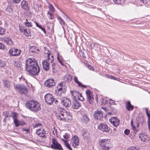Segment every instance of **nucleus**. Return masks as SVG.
I'll list each match as a JSON object with an SVG mask.
<instances>
[{
    "mask_svg": "<svg viewBox=\"0 0 150 150\" xmlns=\"http://www.w3.org/2000/svg\"><path fill=\"white\" fill-rule=\"evenodd\" d=\"M24 30L23 32L24 34L26 36L28 37L31 36V31L30 30L28 29H25Z\"/></svg>",
    "mask_w": 150,
    "mask_h": 150,
    "instance_id": "30",
    "label": "nucleus"
},
{
    "mask_svg": "<svg viewBox=\"0 0 150 150\" xmlns=\"http://www.w3.org/2000/svg\"><path fill=\"white\" fill-rule=\"evenodd\" d=\"M65 145L70 150H72L71 147L68 143H66V144Z\"/></svg>",
    "mask_w": 150,
    "mask_h": 150,
    "instance_id": "53",
    "label": "nucleus"
},
{
    "mask_svg": "<svg viewBox=\"0 0 150 150\" xmlns=\"http://www.w3.org/2000/svg\"><path fill=\"white\" fill-rule=\"evenodd\" d=\"M54 60L52 61V62H50L52 64V69L54 71V70L55 69V64L53 62Z\"/></svg>",
    "mask_w": 150,
    "mask_h": 150,
    "instance_id": "46",
    "label": "nucleus"
},
{
    "mask_svg": "<svg viewBox=\"0 0 150 150\" xmlns=\"http://www.w3.org/2000/svg\"><path fill=\"white\" fill-rule=\"evenodd\" d=\"M25 25L27 27H32L33 25L31 22L28 21V20H26V21L25 22Z\"/></svg>",
    "mask_w": 150,
    "mask_h": 150,
    "instance_id": "33",
    "label": "nucleus"
},
{
    "mask_svg": "<svg viewBox=\"0 0 150 150\" xmlns=\"http://www.w3.org/2000/svg\"><path fill=\"white\" fill-rule=\"evenodd\" d=\"M36 134L39 137L43 139H45L47 137L45 130L42 127L37 129Z\"/></svg>",
    "mask_w": 150,
    "mask_h": 150,
    "instance_id": "9",
    "label": "nucleus"
},
{
    "mask_svg": "<svg viewBox=\"0 0 150 150\" xmlns=\"http://www.w3.org/2000/svg\"><path fill=\"white\" fill-rule=\"evenodd\" d=\"M139 137L142 141L146 142L148 141V137L145 133L140 134Z\"/></svg>",
    "mask_w": 150,
    "mask_h": 150,
    "instance_id": "20",
    "label": "nucleus"
},
{
    "mask_svg": "<svg viewBox=\"0 0 150 150\" xmlns=\"http://www.w3.org/2000/svg\"><path fill=\"white\" fill-rule=\"evenodd\" d=\"M64 142L65 144H66V143H67L68 141H67L66 140H65L64 139H61Z\"/></svg>",
    "mask_w": 150,
    "mask_h": 150,
    "instance_id": "64",
    "label": "nucleus"
},
{
    "mask_svg": "<svg viewBox=\"0 0 150 150\" xmlns=\"http://www.w3.org/2000/svg\"><path fill=\"white\" fill-rule=\"evenodd\" d=\"M114 1L116 4H119L121 3V1L122 0H113Z\"/></svg>",
    "mask_w": 150,
    "mask_h": 150,
    "instance_id": "55",
    "label": "nucleus"
},
{
    "mask_svg": "<svg viewBox=\"0 0 150 150\" xmlns=\"http://www.w3.org/2000/svg\"><path fill=\"white\" fill-rule=\"evenodd\" d=\"M115 101L114 100H109V103L110 105H115Z\"/></svg>",
    "mask_w": 150,
    "mask_h": 150,
    "instance_id": "51",
    "label": "nucleus"
},
{
    "mask_svg": "<svg viewBox=\"0 0 150 150\" xmlns=\"http://www.w3.org/2000/svg\"><path fill=\"white\" fill-rule=\"evenodd\" d=\"M57 18L58 20L60 21V22L61 23H62L63 25H65V23L61 17L60 16H58Z\"/></svg>",
    "mask_w": 150,
    "mask_h": 150,
    "instance_id": "40",
    "label": "nucleus"
},
{
    "mask_svg": "<svg viewBox=\"0 0 150 150\" xmlns=\"http://www.w3.org/2000/svg\"><path fill=\"white\" fill-rule=\"evenodd\" d=\"M14 65L15 67L17 68L20 67V64L19 63H18V62H16L14 63Z\"/></svg>",
    "mask_w": 150,
    "mask_h": 150,
    "instance_id": "50",
    "label": "nucleus"
},
{
    "mask_svg": "<svg viewBox=\"0 0 150 150\" xmlns=\"http://www.w3.org/2000/svg\"><path fill=\"white\" fill-rule=\"evenodd\" d=\"M100 144L104 150H109L112 147L110 139H102L100 141Z\"/></svg>",
    "mask_w": 150,
    "mask_h": 150,
    "instance_id": "4",
    "label": "nucleus"
},
{
    "mask_svg": "<svg viewBox=\"0 0 150 150\" xmlns=\"http://www.w3.org/2000/svg\"><path fill=\"white\" fill-rule=\"evenodd\" d=\"M35 23L37 27H38L39 28L41 27V25H39L37 23L35 22Z\"/></svg>",
    "mask_w": 150,
    "mask_h": 150,
    "instance_id": "63",
    "label": "nucleus"
},
{
    "mask_svg": "<svg viewBox=\"0 0 150 150\" xmlns=\"http://www.w3.org/2000/svg\"><path fill=\"white\" fill-rule=\"evenodd\" d=\"M50 10L52 11L53 12L54 11V9L53 6L52 4H50L49 6Z\"/></svg>",
    "mask_w": 150,
    "mask_h": 150,
    "instance_id": "52",
    "label": "nucleus"
},
{
    "mask_svg": "<svg viewBox=\"0 0 150 150\" xmlns=\"http://www.w3.org/2000/svg\"><path fill=\"white\" fill-rule=\"evenodd\" d=\"M51 60L50 61L47 59V60H45L42 62V64L43 69L46 71H48L50 68L49 62H51Z\"/></svg>",
    "mask_w": 150,
    "mask_h": 150,
    "instance_id": "18",
    "label": "nucleus"
},
{
    "mask_svg": "<svg viewBox=\"0 0 150 150\" xmlns=\"http://www.w3.org/2000/svg\"><path fill=\"white\" fill-rule=\"evenodd\" d=\"M45 50L44 51V53L45 54L47 55V59L50 61L51 60V62H52L53 60V56L50 53V51L49 50H47L46 49V48L45 47Z\"/></svg>",
    "mask_w": 150,
    "mask_h": 150,
    "instance_id": "21",
    "label": "nucleus"
},
{
    "mask_svg": "<svg viewBox=\"0 0 150 150\" xmlns=\"http://www.w3.org/2000/svg\"><path fill=\"white\" fill-rule=\"evenodd\" d=\"M6 11L8 12H11L12 11V9L11 6H8L6 9Z\"/></svg>",
    "mask_w": 150,
    "mask_h": 150,
    "instance_id": "41",
    "label": "nucleus"
},
{
    "mask_svg": "<svg viewBox=\"0 0 150 150\" xmlns=\"http://www.w3.org/2000/svg\"><path fill=\"white\" fill-rule=\"evenodd\" d=\"M34 58H29L27 59L25 68L27 71L31 76L38 75L40 71V68Z\"/></svg>",
    "mask_w": 150,
    "mask_h": 150,
    "instance_id": "1",
    "label": "nucleus"
},
{
    "mask_svg": "<svg viewBox=\"0 0 150 150\" xmlns=\"http://www.w3.org/2000/svg\"><path fill=\"white\" fill-rule=\"evenodd\" d=\"M130 132V131L128 129H126L124 131V133L127 135H128Z\"/></svg>",
    "mask_w": 150,
    "mask_h": 150,
    "instance_id": "54",
    "label": "nucleus"
},
{
    "mask_svg": "<svg viewBox=\"0 0 150 150\" xmlns=\"http://www.w3.org/2000/svg\"><path fill=\"white\" fill-rule=\"evenodd\" d=\"M63 137L65 140H67L69 139V137L68 134L67 133H65L63 135Z\"/></svg>",
    "mask_w": 150,
    "mask_h": 150,
    "instance_id": "42",
    "label": "nucleus"
},
{
    "mask_svg": "<svg viewBox=\"0 0 150 150\" xmlns=\"http://www.w3.org/2000/svg\"><path fill=\"white\" fill-rule=\"evenodd\" d=\"M81 106L80 103L76 100H73L72 105L71 107L72 108L74 109H77Z\"/></svg>",
    "mask_w": 150,
    "mask_h": 150,
    "instance_id": "22",
    "label": "nucleus"
},
{
    "mask_svg": "<svg viewBox=\"0 0 150 150\" xmlns=\"http://www.w3.org/2000/svg\"><path fill=\"white\" fill-rule=\"evenodd\" d=\"M14 86L16 89H17L19 90V92L21 94H28L27 89L25 86L19 84H14Z\"/></svg>",
    "mask_w": 150,
    "mask_h": 150,
    "instance_id": "6",
    "label": "nucleus"
},
{
    "mask_svg": "<svg viewBox=\"0 0 150 150\" xmlns=\"http://www.w3.org/2000/svg\"><path fill=\"white\" fill-rule=\"evenodd\" d=\"M98 129L104 132H108L109 131L110 128L108 127L106 124L101 123L98 126Z\"/></svg>",
    "mask_w": 150,
    "mask_h": 150,
    "instance_id": "11",
    "label": "nucleus"
},
{
    "mask_svg": "<svg viewBox=\"0 0 150 150\" xmlns=\"http://www.w3.org/2000/svg\"><path fill=\"white\" fill-rule=\"evenodd\" d=\"M109 120L110 123L116 127H117L120 123V120L116 117H111L109 119Z\"/></svg>",
    "mask_w": 150,
    "mask_h": 150,
    "instance_id": "17",
    "label": "nucleus"
},
{
    "mask_svg": "<svg viewBox=\"0 0 150 150\" xmlns=\"http://www.w3.org/2000/svg\"><path fill=\"white\" fill-rule=\"evenodd\" d=\"M42 125L41 123H38L37 124H36L33 127V128L34 129L36 128H37L39 127H42Z\"/></svg>",
    "mask_w": 150,
    "mask_h": 150,
    "instance_id": "44",
    "label": "nucleus"
},
{
    "mask_svg": "<svg viewBox=\"0 0 150 150\" xmlns=\"http://www.w3.org/2000/svg\"><path fill=\"white\" fill-rule=\"evenodd\" d=\"M65 83L64 82H61L58 84L56 90H65L67 86H65Z\"/></svg>",
    "mask_w": 150,
    "mask_h": 150,
    "instance_id": "19",
    "label": "nucleus"
},
{
    "mask_svg": "<svg viewBox=\"0 0 150 150\" xmlns=\"http://www.w3.org/2000/svg\"><path fill=\"white\" fill-rule=\"evenodd\" d=\"M8 53L11 56H18L21 53V50L15 48H12L9 50Z\"/></svg>",
    "mask_w": 150,
    "mask_h": 150,
    "instance_id": "10",
    "label": "nucleus"
},
{
    "mask_svg": "<svg viewBox=\"0 0 150 150\" xmlns=\"http://www.w3.org/2000/svg\"><path fill=\"white\" fill-rule=\"evenodd\" d=\"M13 118L14 120V122L15 124V126L16 127H18L19 124L18 120L17 118L16 115V113H14L13 115Z\"/></svg>",
    "mask_w": 150,
    "mask_h": 150,
    "instance_id": "26",
    "label": "nucleus"
},
{
    "mask_svg": "<svg viewBox=\"0 0 150 150\" xmlns=\"http://www.w3.org/2000/svg\"><path fill=\"white\" fill-rule=\"evenodd\" d=\"M12 2L15 4H18L19 3L21 0H11Z\"/></svg>",
    "mask_w": 150,
    "mask_h": 150,
    "instance_id": "48",
    "label": "nucleus"
},
{
    "mask_svg": "<svg viewBox=\"0 0 150 150\" xmlns=\"http://www.w3.org/2000/svg\"><path fill=\"white\" fill-rule=\"evenodd\" d=\"M55 82L54 79H49L45 81L44 83V85L48 88H51L55 85Z\"/></svg>",
    "mask_w": 150,
    "mask_h": 150,
    "instance_id": "13",
    "label": "nucleus"
},
{
    "mask_svg": "<svg viewBox=\"0 0 150 150\" xmlns=\"http://www.w3.org/2000/svg\"><path fill=\"white\" fill-rule=\"evenodd\" d=\"M140 1L145 4H147V0H140Z\"/></svg>",
    "mask_w": 150,
    "mask_h": 150,
    "instance_id": "61",
    "label": "nucleus"
},
{
    "mask_svg": "<svg viewBox=\"0 0 150 150\" xmlns=\"http://www.w3.org/2000/svg\"><path fill=\"white\" fill-rule=\"evenodd\" d=\"M79 137L76 136H75L72 138L71 141V143L72 146L74 148H76L79 145Z\"/></svg>",
    "mask_w": 150,
    "mask_h": 150,
    "instance_id": "14",
    "label": "nucleus"
},
{
    "mask_svg": "<svg viewBox=\"0 0 150 150\" xmlns=\"http://www.w3.org/2000/svg\"><path fill=\"white\" fill-rule=\"evenodd\" d=\"M48 13L50 15V19L51 20L53 19L54 18L53 16L51 13H50L49 12H48Z\"/></svg>",
    "mask_w": 150,
    "mask_h": 150,
    "instance_id": "57",
    "label": "nucleus"
},
{
    "mask_svg": "<svg viewBox=\"0 0 150 150\" xmlns=\"http://www.w3.org/2000/svg\"><path fill=\"white\" fill-rule=\"evenodd\" d=\"M145 109L146 114L148 117V128L150 131V111H148L147 108Z\"/></svg>",
    "mask_w": 150,
    "mask_h": 150,
    "instance_id": "28",
    "label": "nucleus"
},
{
    "mask_svg": "<svg viewBox=\"0 0 150 150\" xmlns=\"http://www.w3.org/2000/svg\"><path fill=\"white\" fill-rule=\"evenodd\" d=\"M131 123L133 130L134 131H136L137 132V128L135 126L133 125L132 120L131 121Z\"/></svg>",
    "mask_w": 150,
    "mask_h": 150,
    "instance_id": "43",
    "label": "nucleus"
},
{
    "mask_svg": "<svg viewBox=\"0 0 150 150\" xmlns=\"http://www.w3.org/2000/svg\"><path fill=\"white\" fill-rule=\"evenodd\" d=\"M36 48L35 46H32L30 47V48L29 49L30 52H35Z\"/></svg>",
    "mask_w": 150,
    "mask_h": 150,
    "instance_id": "36",
    "label": "nucleus"
},
{
    "mask_svg": "<svg viewBox=\"0 0 150 150\" xmlns=\"http://www.w3.org/2000/svg\"><path fill=\"white\" fill-rule=\"evenodd\" d=\"M71 93L72 96L75 98L77 96H78V97H79V94L78 92L75 91H73L71 92Z\"/></svg>",
    "mask_w": 150,
    "mask_h": 150,
    "instance_id": "38",
    "label": "nucleus"
},
{
    "mask_svg": "<svg viewBox=\"0 0 150 150\" xmlns=\"http://www.w3.org/2000/svg\"><path fill=\"white\" fill-rule=\"evenodd\" d=\"M88 67L91 70H92L93 71H94V69L92 67H91L90 65H88Z\"/></svg>",
    "mask_w": 150,
    "mask_h": 150,
    "instance_id": "58",
    "label": "nucleus"
},
{
    "mask_svg": "<svg viewBox=\"0 0 150 150\" xmlns=\"http://www.w3.org/2000/svg\"><path fill=\"white\" fill-rule=\"evenodd\" d=\"M60 58V57L59 55H58L57 57V60L59 62V63H60L62 65L64 66V64L63 61L62 60L63 59V58L62 57H61V58Z\"/></svg>",
    "mask_w": 150,
    "mask_h": 150,
    "instance_id": "35",
    "label": "nucleus"
},
{
    "mask_svg": "<svg viewBox=\"0 0 150 150\" xmlns=\"http://www.w3.org/2000/svg\"><path fill=\"white\" fill-rule=\"evenodd\" d=\"M4 40L8 45H11L13 44V42L11 39L8 37L4 38Z\"/></svg>",
    "mask_w": 150,
    "mask_h": 150,
    "instance_id": "24",
    "label": "nucleus"
},
{
    "mask_svg": "<svg viewBox=\"0 0 150 150\" xmlns=\"http://www.w3.org/2000/svg\"><path fill=\"white\" fill-rule=\"evenodd\" d=\"M134 147H129L127 149V150H134Z\"/></svg>",
    "mask_w": 150,
    "mask_h": 150,
    "instance_id": "62",
    "label": "nucleus"
},
{
    "mask_svg": "<svg viewBox=\"0 0 150 150\" xmlns=\"http://www.w3.org/2000/svg\"><path fill=\"white\" fill-rule=\"evenodd\" d=\"M66 92V90H56V92L57 93V94L59 96L61 97H64V98L65 94V92Z\"/></svg>",
    "mask_w": 150,
    "mask_h": 150,
    "instance_id": "25",
    "label": "nucleus"
},
{
    "mask_svg": "<svg viewBox=\"0 0 150 150\" xmlns=\"http://www.w3.org/2000/svg\"><path fill=\"white\" fill-rule=\"evenodd\" d=\"M61 102L62 105L66 108L69 107L71 105V102L70 100L66 97L61 100Z\"/></svg>",
    "mask_w": 150,
    "mask_h": 150,
    "instance_id": "15",
    "label": "nucleus"
},
{
    "mask_svg": "<svg viewBox=\"0 0 150 150\" xmlns=\"http://www.w3.org/2000/svg\"><path fill=\"white\" fill-rule=\"evenodd\" d=\"M44 97L45 102L50 105H52L55 100L52 94L49 93L46 94Z\"/></svg>",
    "mask_w": 150,
    "mask_h": 150,
    "instance_id": "8",
    "label": "nucleus"
},
{
    "mask_svg": "<svg viewBox=\"0 0 150 150\" xmlns=\"http://www.w3.org/2000/svg\"><path fill=\"white\" fill-rule=\"evenodd\" d=\"M108 78L111 79H114L115 80H117L116 79V78H115L114 76H112V75H108Z\"/></svg>",
    "mask_w": 150,
    "mask_h": 150,
    "instance_id": "49",
    "label": "nucleus"
},
{
    "mask_svg": "<svg viewBox=\"0 0 150 150\" xmlns=\"http://www.w3.org/2000/svg\"><path fill=\"white\" fill-rule=\"evenodd\" d=\"M19 30L21 32H23L24 30L25 29L24 28V27L21 25H19Z\"/></svg>",
    "mask_w": 150,
    "mask_h": 150,
    "instance_id": "39",
    "label": "nucleus"
},
{
    "mask_svg": "<svg viewBox=\"0 0 150 150\" xmlns=\"http://www.w3.org/2000/svg\"><path fill=\"white\" fill-rule=\"evenodd\" d=\"M94 116L96 119L98 120H101L103 117V112L100 110H96L94 112Z\"/></svg>",
    "mask_w": 150,
    "mask_h": 150,
    "instance_id": "12",
    "label": "nucleus"
},
{
    "mask_svg": "<svg viewBox=\"0 0 150 150\" xmlns=\"http://www.w3.org/2000/svg\"><path fill=\"white\" fill-rule=\"evenodd\" d=\"M126 107L127 110L129 111L132 110L134 108V106L131 105L130 101L127 102Z\"/></svg>",
    "mask_w": 150,
    "mask_h": 150,
    "instance_id": "27",
    "label": "nucleus"
},
{
    "mask_svg": "<svg viewBox=\"0 0 150 150\" xmlns=\"http://www.w3.org/2000/svg\"><path fill=\"white\" fill-rule=\"evenodd\" d=\"M86 100L89 104H92L94 100L93 94V91L89 90H86Z\"/></svg>",
    "mask_w": 150,
    "mask_h": 150,
    "instance_id": "5",
    "label": "nucleus"
},
{
    "mask_svg": "<svg viewBox=\"0 0 150 150\" xmlns=\"http://www.w3.org/2000/svg\"><path fill=\"white\" fill-rule=\"evenodd\" d=\"M81 121L83 125H86L89 123L90 119L87 115L84 114L81 119Z\"/></svg>",
    "mask_w": 150,
    "mask_h": 150,
    "instance_id": "16",
    "label": "nucleus"
},
{
    "mask_svg": "<svg viewBox=\"0 0 150 150\" xmlns=\"http://www.w3.org/2000/svg\"><path fill=\"white\" fill-rule=\"evenodd\" d=\"M4 45L3 44L0 42V49L4 50Z\"/></svg>",
    "mask_w": 150,
    "mask_h": 150,
    "instance_id": "56",
    "label": "nucleus"
},
{
    "mask_svg": "<svg viewBox=\"0 0 150 150\" xmlns=\"http://www.w3.org/2000/svg\"><path fill=\"white\" fill-rule=\"evenodd\" d=\"M79 97H78V99L79 100H81V101H83L84 100V98L82 96V95L80 93L79 95Z\"/></svg>",
    "mask_w": 150,
    "mask_h": 150,
    "instance_id": "45",
    "label": "nucleus"
},
{
    "mask_svg": "<svg viewBox=\"0 0 150 150\" xmlns=\"http://www.w3.org/2000/svg\"><path fill=\"white\" fill-rule=\"evenodd\" d=\"M39 28L41 29V30L43 31L45 34H46V31L45 30V29L44 28L42 27L41 26V27H40Z\"/></svg>",
    "mask_w": 150,
    "mask_h": 150,
    "instance_id": "59",
    "label": "nucleus"
},
{
    "mask_svg": "<svg viewBox=\"0 0 150 150\" xmlns=\"http://www.w3.org/2000/svg\"><path fill=\"white\" fill-rule=\"evenodd\" d=\"M64 79L67 81L69 82L71 81L72 77L70 75H68L65 77Z\"/></svg>",
    "mask_w": 150,
    "mask_h": 150,
    "instance_id": "34",
    "label": "nucleus"
},
{
    "mask_svg": "<svg viewBox=\"0 0 150 150\" xmlns=\"http://www.w3.org/2000/svg\"><path fill=\"white\" fill-rule=\"evenodd\" d=\"M5 33V31L3 28H0V35H2Z\"/></svg>",
    "mask_w": 150,
    "mask_h": 150,
    "instance_id": "47",
    "label": "nucleus"
},
{
    "mask_svg": "<svg viewBox=\"0 0 150 150\" xmlns=\"http://www.w3.org/2000/svg\"><path fill=\"white\" fill-rule=\"evenodd\" d=\"M23 131H25L27 133H28L29 132L30 130V129H24V128L23 129Z\"/></svg>",
    "mask_w": 150,
    "mask_h": 150,
    "instance_id": "60",
    "label": "nucleus"
},
{
    "mask_svg": "<svg viewBox=\"0 0 150 150\" xmlns=\"http://www.w3.org/2000/svg\"><path fill=\"white\" fill-rule=\"evenodd\" d=\"M74 80L75 82L78 84L79 86L86 88V85L83 84L81 83L78 80L77 77H74Z\"/></svg>",
    "mask_w": 150,
    "mask_h": 150,
    "instance_id": "31",
    "label": "nucleus"
},
{
    "mask_svg": "<svg viewBox=\"0 0 150 150\" xmlns=\"http://www.w3.org/2000/svg\"><path fill=\"white\" fill-rule=\"evenodd\" d=\"M34 9L37 12H39L40 10V6L39 5L34 4L33 5Z\"/></svg>",
    "mask_w": 150,
    "mask_h": 150,
    "instance_id": "37",
    "label": "nucleus"
},
{
    "mask_svg": "<svg viewBox=\"0 0 150 150\" xmlns=\"http://www.w3.org/2000/svg\"><path fill=\"white\" fill-rule=\"evenodd\" d=\"M6 62L4 60L0 59V69L5 67Z\"/></svg>",
    "mask_w": 150,
    "mask_h": 150,
    "instance_id": "32",
    "label": "nucleus"
},
{
    "mask_svg": "<svg viewBox=\"0 0 150 150\" xmlns=\"http://www.w3.org/2000/svg\"><path fill=\"white\" fill-rule=\"evenodd\" d=\"M28 3L25 0L22 1L21 3V7L22 8L26 11L28 10L29 8L28 6Z\"/></svg>",
    "mask_w": 150,
    "mask_h": 150,
    "instance_id": "23",
    "label": "nucleus"
},
{
    "mask_svg": "<svg viewBox=\"0 0 150 150\" xmlns=\"http://www.w3.org/2000/svg\"><path fill=\"white\" fill-rule=\"evenodd\" d=\"M50 147L52 149L59 150H63L61 145L59 143L55 138L52 139V144Z\"/></svg>",
    "mask_w": 150,
    "mask_h": 150,
    "instance_id": "7",
    "label": "nucleus"
},
{
    "mask_svg": "<svg viewBox=\"0 0 150 150\" xmlns=\"http://www.w3.org/2000/svg\"><path fill=\"white\" fill-rule=\"evenodd\" d=\"M40 104L38 101L33 100L27 101L25 104V106L27 108L31 111L34 112H38L40 111Z\"/></svg>",
    "mask_w": 150,
    "mask_h": 150,
    "instance_id": "2",
    "label": "nucleus"
},
{
    "mask_svg": "<svg viewBox=\"0 0 150 150\" xmlns=\"http://www.w3.org/2000/svg\"><path fill=\"white\" fill-rule=\"evenodd\" d=\"M58 110L60 112L57 116L58 120H62L63 119H66L67 118L69 119L70 117H71L69 113L66 111L62 108H59Z\"/></svg>",
    "mask_w": 150,
    "mask_h": 150,
    "instance_id": "3",
    "label": "nucleus"
},
{
    "mask_svg": "<svg viewBox=\"0 0 150 150\" xmlns=\"http://www.w3.org/2000/svg\"><path fill=\"white\" fill-rule=\"evenodd\" d=\"M3 82L4 86L6 88H8L10 87L11 83L8 80L4 79L3 81Z\"/></svg>",
    "mask_w": 150,
    "mask_h": 150,
    "instance_id": "29",
    "label": "nucleus"
}]
</instances>
